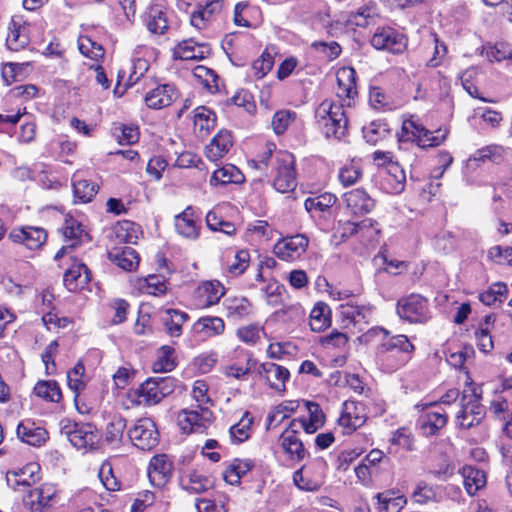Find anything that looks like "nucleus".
<instances>
[{"label": "nucleus", "instance_id": "f257e3e1", "mask_svg": "<svg viewBox=\"0 0 512 512\" xmlns=\"http://www.w3.org/2000/svg\"><path fill=\"white\" fill-rule=\"evenodd\" d=\"M381 332L386 339L377 348V357L383 368L394 372L405 366L412 358L415 346L406 335L399 334L389 337L390 332L382 327H375L369 333Z\"/></svg>", "mask_w": 512, "mask_h": 512}, {"label": "nucleus", "instance_id": "f03ea898", "mask_svg": "<svg viewBox=\"0 0 512 512\" xmlns=\"http://www.w3.org/2000/svg\"><path fill=\"white\" fill-rule=\"evenodd\" d=\"M318 128L327 139L340 140L345 137L348 129V118L344 104L333 99L323 100L315 110Z\"/></svg>", "mask_w": 512, "mask_h": 512}, {"label": "nucleus", "instance_id": "7ed1b4c3", "mask_svg": "<svg viewBox=\"0 0 512 512\" xmlns=\"http://www.w3.org/2000/svg\"><path fill=\"white\" fill-rule=\"evenodd\" d=\"M273 187L280 193H288L297 187L296 160L292 153L279 150L275 152L273 164Z\"/></svg>", "mask_w": 512, "mask_h": 512}, {"label": "nucleus", "instance_id": "20e7f679", "mask_svg": "<svg viewBox=\"0 0 512 512\" xmlns=\"http://www.w3.org/2000/svg\"><path fill=\"white\" fill-rule=\"evenodd\" d=\"M402 132L406 140L416 142L423 148L441 145L449 134V130L446 128H439L432 132L426 129L419 120L414 117L403 121Z\"/></svg>", "mask_w": 512, "mask_h": 512}, {"label": "nucleus", "instance_id": "39448f33", "mask_svg": "<svg viewBox=\"0 0 512 512\" xmlns=\"http://www.w3.org/2000/svg\"><path fill=\"white\" fill-rule=\"evenodd\" d=\"M213 412L208 407L181 409L176 416L178 427L185 434L203 433L212 424Z\"/></svg>", "mask_w": 512, "mask_h": 512}, {"label": "nucleus", "instance_id": "423d86ee", "mask_svg": "<svg viewBox=\"0 0 512 512\" xmlns=\"http://www.w3.org/2000/svg\"><path fill=\"white\" fill-rule=\"evenodd\" d=\"M173 390V379L170 377H153L147 379L135 391L136 403L151 406L158 404Z\"/></svg>", "mask_w": 512, "mask_h": 512}, {"label": "nucleus", "instance_id": "0eeeda50", "mask_svg": "<svg viewBox=\"0 0 512 512\" xmlns=\"http://www.w3.org/2000/svg\"><path fill=\"white\" fill-rule=\"evenodd\" d=\"M326 462L315 459L294 472V484L303 491H317L324 483Z\"/></svg>", "mask_w": 512, "mask_h": 512}, {"label": "nucleus", "instance_id": "6e6552de", "mask_svg": "<svg viewBox=\"0 0 512 512\" xmlns=\"http://www.w3.org/2000/svg\"><path fill=\"white\" fill-rule=\"evenodd\" d=\"M397 314L410 323H425L431 318L428 301L419 294L401 298L397 303Z\"/></svg>", "mask_w": 512, "mask_h": 512}, {"label": "nucleus", "instance_id": "1a4fd4ad", "mask_svg": "<svg viewBox=\"0 0 512 512\" xmlns=\"http://www.w3.org/2000/svg\"><path fill=\"white\" fill-rule=\"evenodd\" d=\"M128 436L135 447L144 451L155 448L160 438L155 422L148 417L138 419L128 430Z\"/></svg>", "mask_w": 512, "mask_h": 512}, {"label": "nucleus", "instance_id": "9d476101", "mask_svg": "<svg viewBox=\"0 0 512 512\" xmlns=\"http://www.w3.org/2000/svg\"><path fill=\"white\" fill-rule=\"evenodd\" d=\"M60 231L64 237L65 245L56 253L55 259L69 254L78 245L88 243L91 240L81 222L70 215L65 217Z\"/></svg>", "mask_w": 512, "mask_h": 512}, {"label": "nucleus", "instance_id": "9b49d317", "mask_svg": "<svg viewBox=\"0 0 512 512\" xmlns=\"http://www.w3.org/2000/svg\"><path fill=\"white\" fill-rule=\"evenodd\" d=\"M370 43L377 50H386L393 54H400L407 47L406 37L388 26L378 27Z\"/></svg>", "mask_w": 512, "mask_h": 512}, {"label": "nucleus", "instance_id": "f8f14e48", "mask_svg": "<svg viewBox=\"0 0 512 512\" xmlns=\"http://www.w3.org/2000/svg\"><path fill=\"white\" fill-rule=\"evenodd\" d=\"M70 443L77 449H92L98 441V431L91 424L68 423L62 427Z\"/></svg>", "mask_w": 512, "mask_h": 512}, {"label": "nucleus", "instance_id": "ddd939ff", "mask_svg": "<svg viewBox=\"0 0 512 512\" xmlns=\"http://www.w3.org/2000/svg\"><path fill=\"white\" fill-rule=\"evenodd\" d=\"M460 405L461 409L456 416L459 427L469 429L478 425L484 418V407L481 405L475 391H472L470 395L464 393Z\"/></svg>", "mask_w": 512, "mask_h": 512}, {"label": "nucleus", "instance_id": "4468645a", "mask_svg": "<svg viewBox=\"0 0 512 512\" xmlns=\"http://www.w3.org/2000/svg\"><path fill=\"white\" fill-rule=\"evenodd\" d=\"M309 239L304 234L287 236L274 245L273 252L283 261L293 262L300 259L306 252Z\"/></svg>", "mask_w": 512, "mask_h": 512}, {"label": "nucleus", "instance_id": "2eb2a0df", "mask_svg": "<svg viewBox=\"0 0 512 512\" xmlns=\"http://www.w3.org/2000/svg\"><path fill=\"white\" fill-rule=\"evenodd\" d=\"M367 420L366 404L354 400H347L342 405L338 424L343 433L350 434L365 424Z\"/></svg>", "mask_w": 512, "mask_h": 512}, {"label": "nucleus", "instance_id": "dca6fc26", "mask_svg": "<svg viewBox=\"0 0 512 512\" xmlns=\"http://www.w3.org/2000/svg\"><path fill=\"white\" fill-rule=\"evenodd\" d=\"M56 496L57 489L55 485L44 483L29 490L23 497V503L32 512H44L45 509L54 504Z\"/></svg>", "mask_w": 512, "mask_h": 512}, {"label": "nucleus", "instance_id": "f3484780", "mask_svg": "<svg viewBox=\"0 0 512 512\" xmlns=\"http://www.w3.org/2000/svg\"><path fill=\"white\" fill-rule=\"evenodd\" d=\"M447 421V413L435 403H430L419 416L417 425L424 436L430 437L437 435L446 426Z\"/></svg>", "mask_w": 512, "mask_h": 512}, {"label": "nucleus", "instance_id": "a211bd4d", "mask_svg": "<svg viewBox=\"0 0 512 512\" xmlns=\"http://www.w3.org/2000/svg\"><path fill=\"white\" fill-rule=\"evenodd\" d=\"M298 432L297 428L289 424L278 439V444L283 453L289 460L294 462H300L307 456V450L302 440L298 437Z\"/></svg>", "mask_w": 512, "mask_h": 512}, {"label": "nucleus", "instance_id": "6ab92c4d", "mask_svg": "<svg viewBox=\"0 0 512 512\" xmlns=\"http://www.w3.org/2000/svg\"><path fill=\"white\" fill-rule=\"evenodd\" d=\"M225 295V287L218 280L204 281L194 293V304L199 309L209 308L219 303Z\"/></svg>", "mask_w": 512, "mask_h": 512}, {"label": "nucleus", "instance_id": "aec40b11", "mask_svg": "<svg viewBox=\"0 0 512 512\" xmlns=\"http://www.w3.org/2000/svg\"><path fill=\"white\" fill-rule=\"evenodd\" d=\"M40 470V465L35 462L27 463L21 468L9 470L6 473L7 484L14 490H21L31 486L40 479Z\"/></svg>", "mask_w": 512, "mask_h": 512}, {"label": "nucleus", "instance_id": "412c9836", "mask_svg": "<svg viewBox=\"0 0 512 512\" xmlns=\"http://www.w3.org/2000/svg\"><path fill=\"white\" fill-rule=\"evenodd\" d=\"M339 312L342 319L349 323L368 324L372 320L374 307L370 303L350 299L339 306Z\"/></svg>", "mask_w": 512, "mask_h": 512}, {"label": "nucleus", "instance_id": "4be33fe9", "mask_svg": "<svg viewBox=\"0 0 512 512\" xmlns=\"http://www.w3.org/2000/svg\"><path fill=\"white\" fill-rule=\"evenodd\" d=\"M30 25L22 16H13L8 25L6 46L11 51H19L30 42Z\"/></svg>", "mask_w": 512, "mask_h": 512}, {"label": "nucleus", "instance_id": "5701e85b", "mask_svg": "<svg viewBox=\"0 0 512 512\" xmlns=\"http://www.w3.org/2000/svg\"><path fill=\"white\" fill-rule=\"evenodd\" d=\"M173 463L165 454H158L151 458L148 466L150 483L158 488L164 487L171 479Z\"/></svg>", "mask_w": 512, "mask_h": 512}, {"label": "nucleus", "instance_id": "b1692460", "mask_svg": "<svg viewBox=\"0 0 512 512\" xmlns=\"http://www.w3.org/2000/svg\"><path fill=\"white\" fill-rule=\"evenodd\" d=\"M9 238L14 243L23 244L30 250H37L45 244L47 232L41 227L25 226L13 229Z\"/></svg>", "mask_w": 512, "mask_h": 512}, {"label": "nucleus", "instance_id": "393cba45", "mask_svg": "<svg viewBox=\"0 0 512 512\" xmlns=\"http://www.w3.org/2000/svg\"><path fill=\"white\" fill-rule=\"evenodd\" d=\"M211 47L208 43L198 42L193 38L179 42L173 49L174 59L179 60H202L209 57Z\"/></svg>", "mask_w": 512, "mask_h": 512}, {"label": "nucleus", "instance_id": "a878e982", "mask_svg": "<svg viewBox=\"0 0 512 512\" xmlns=\"http://www.w3.org/2000/svg\"><path fill=\"white\" fill-rule=\"evenodd\" d=\"M406 174L399 164H390L381 172V188L389 194H399L405 188Z\"/></svg>", "mask_w": 512, "mask_h": 512}, {"label": "nucleus", "instance_id": "bb28decb", "mask_svg": "<svg viewBox=\"0 0 512 512\" xmlns=\"http://www.w3.org/2000/svg\"><path fill=\"white\" fill-rule=\"evenodd\" d=\"M90 280L89 269L84 263L77 260H74L63 277V283L70 292H77L84 289Z\"/></svg>", "mask_w": 512, "mask_h": 512}, {"label": "nucleus", "instance_id": "cd10ccee", "mask_svg": "<svg viewBox=\"0 0 512 512\" xmlns=\"http://www.w3.org/2000/svg\"><path fill=\"white\" fill-rule=\"evenodd\" d=\"M309 417H300L291 420L290 424L298 430H304L307 434H313L324 425V414L317 403L305 402L304 403Z\"/></svg>", "mask_w": 512, "mask_h": 512}, {"label": "nucleus", "instance_id": "c85d7f7f", "mask_svg": "<svg viewBox=\"0 0 512 512\" xmlns=\"http://www.w3.org/2000/svg\"><path fill=\"white\" fill-rule=\"evenodd\" d=\"M18 438L31 446H41L48 440L45 428L30 419L22 420L17 426Z\"/></svg>", "mask_w": 512, "mask_h": 512}, {"label": "nucleus", "instance_id": "c756f323", "mask_svg": "<svg viewBox=\"0 0 512 512\" xmlns=\"http://www.w3.org/2000/svg\"><path fill=\"white\" fill-rule=\"evenodd\" d=\"M144 23L151 33L164 34L169 27L167 8L161 3L152 4L145 13Z\"/></svg>", "mask_w": 512, "mask_h": 512}, {"label": "nucleus", "instance_id": "7c9ffc66", "mask_svg": "<svg viewBox=\"0 0 512 512\" xmlns=\"http://www.w3.org/2000/svg\"><path fill=\"white\" fill-rule=\"evenodd\" d=\"M177 97L178 93L174 85L163 84L146 94L145 103L151 109H162L171 105Z\"/></svg>", "mask_w": 512, "mask_h": 512}, {"label": "nucleus", "instance_id": "2f4dec72", "mask_svg": "<svg viewBox=\"0 0 512 512\" xmlns=\"http://www.w3.org/2000/svg\"><path fill=\"white\" fill-rule=\"evenodd\" d=\"M176 231L185 238L197 239L199 236V217L192 206H188L182 213L175 216Z\"/></svg>", "mask_w": 512, "mask_h": 512}, {"label": "nucleus", "instance_id": "473e14b6", "mask_svg": "<svg viewBox=\"0 0 512 512\" xmlns=\"http://www.w3.org/2000/svg\"><path fill=\"white\" fill-rule=\"evenodd\" d=\"M347 209L354 215L369 213L375 206L374 200L361 188L353 189L343 195Z\"/></svg>", "mask_w": 512, "mask_h": 512}, {"label": "nucleus", "instance_id": "72a5a7b5", "mask_svg": "<svg viewBox=\"0 0 512 512\" xmlns=\"http://www.w3.org/2000/svg\"><path fill=\"white\" fill-rule=\"evenodd\" d=\"M233 145L232 135L227 130L219 131L205 147V156L212 162L222 159Z\"/></svg>", "mask_w": 512, "mask_h": 512}, {"label": "nucleus", "instance_id": "f704fd0d", "mask_svg": "<svg viewBox=\"0 0 512 512\" xmlns=\"http://www.w3.org/2000/svg\"><path fill=\"white\" fill-rule=\"evenodd\" d=\"M259 374L269 383V386L275 390L283 391L285 384L289 380L290 373L287 368L275 363H262L259 367Z\"/></svg>", "mask_w": 512, "mask_h": 512}, {"label": "nucleus", "instance_id": "c9c22d12", "mask_svg": "<svg viewBox=\"0 0 512 512\" xmlns=\"http://www.w3.org/2000/svg\"><path fill=\"white\" fill-rule=\"evenodd\" d=\"M192 330L203 339L213 338L224 333L225 322L217 316H204L193 324Z\"/></svg>", "mask_w": 512, "mask_h": 512}, {"label": "nucleus", "instance_id": "e433bc0d", "mask_svg": "<svg viewBox=\"0 0 512 512\" xmlns=\"http://www.w3.org/2000/svg\"><path fill=\"white\" fill-rule=\"evenodd\" d=\"M179 484L182 489L190 493L205 492L213 485L209 477L192 469L182 473L179 479Z\"/></svg>", "mask_w": 512, "mask_h": 512}, {"label": "nucleus", "instance_id": "4c0bfd02", "mask_svg": "<svg viewBox=\"0 0 512 512\" xmlns=\"http://www.w3.org/2000/svg\"><path fill=\"white\" fill-rule=\"evenodd\" d=\"M189 316L186 312L177 309H167L161 314V322L164 330L171 338H178L182 335V327Z\"/></svg>", "mask_w": 512, "mask_h": 512}, {"label": "nucleus", "instance_id": "58836bf2", "mask_svg": "<svg viewBox=\"0 0 512 512\" xmlns=\"http://www.w3.org/2000/svg\"><path fill=\"white\" fill-rule=\"evenodd\" d=\"M379 8L374 1H369L349 14L347 23L359 27L374 24L379 18Z\"/></svg>", "mask_w": 512, "mask_h": 512}, {"label": "nucleus", "instance_id": "ea45409f", "mask_svg": "<svg viewBox=\"0 0 512 512\" xmlns=\"http://www.w3.org/2000/svg\"><path fill=\"white\" fill-rule=\"evenodd\" d=\"M250 254L248 250L227 251L224 256L223 265L228 274L239 276L243 274L249 266Z\"/></svg>", "mask_w": 512, "mask_h": 512}, {"label": "nucleus", "instance_id": "a19ab883", "mask_svg": "<svg viewBox=\"0 0 512 512\" xmlns=\"http://www.w3.org/2000/svg\"><path fill=\"white\" fill-rule=\"evenodd\" d=\"M336 95L340 99H352L357 94L355 83V70L350 67H343L337 71Z\"/></svg>", "mask_w": 512, "mask_h": 512}, {"label": "nucleus", "instance_id": "79ce46f5", "mask_svg": "<svg viewBox=\"0 0 512 512\" xmlns=\"http://www.w3.org/2000/svg\"><path fill=\"white\" fill-rule=\"evenodd\" d=\"M243 181V173L235 165L226 164L213 172L209 182L211 186L217 187L228 184H240Z\"/></svg>", "mask_w": 512, "mask_h": 512}, {"label": "nucleus", "instance_id": "37998d69", "mask_svg": "<svg viewBox=\"0 0 512 512\" xmlns=\"http://www.w3.org/2000/svg\"><path fill=\"white\" fill-rule=\"evenodd\" d=\"M461 475L463 477L464 487L470 496L475 495L486 486V474L481 469L466 465L461 469Z\"/></svg>", "mask_w": 512, "mask_h": 512}, {"label": "nucleus", "instance_id": "c03bdc74", "mask_svg": "<svg viewBox=\"0 0 512 512\" xmlns=\"http://www.w3.org/2000/svg\"><path fill=\"white\" fill-rule=\"evenodd\" d=\"M254 418L246 411L242 417L229 429V438L232 444H242L247 441L253 432Z\"/></svg>", "mask_w": 512, "mask_h": 512}, {"label": "nucleus", "instance_id": "a18cd8bd", "mask_svg": "<svg viewBox=\"0 0 512 512\" xmlns=\"http://www.w3.org/2000/svg\"><path fill=\"white\" fill-rule=\"evenodd\" d=\"M109 259L124 271H133L139 264V257L131 247L115 248L108 253Z\"/></svg>", "mask_w": 512, "mask_h": 512}, {"label": "nucleus", "instance_id": "49530a36", "mask_svg": "<svg viewBox=\"0 0 512 512\" xmlns=\"http://www.w3.org/2000/svg\"><path fill=\"white\" fill-rule=\"evenodd\" d=\"M194 130L200 136L204 137L215 127L216 115L205 106H199L193 111Z\"/></svg>", "mask_w": 512, "mask_h": 512}, {"label": "nucleus", "instance_id": "de8ad7c7", "mask_svg": "<svg viewBox=\"0 0 512 512\" xmlns=\"http://www.w3.org/2000/svg\"><path fill=\"white\" fill-rule=\"evenodd\" d=\"M73 193L75 199L82 203L90 202L98 192V185L87 179H83L80 172H76L72 178Z\"/></svg>", "mask_w": 512, "mask_h": 512}, {"label": "nucleus", "instance_id": "09e8293b", "mask_svg": "<svg viewBox=\"0 0 512 512\" xmlns=\"http://www.w3.org/2000/svg\"><path fill=\"white\" fill-rule=\"evenodd\" d=\"M222 0H211L191 15L190 22L197 29H203L207 23L222 10Z\"/></svg>", "mask_w": 512, "mask_h": 512}, {"label": "nucleus", "instance_id": "8fccbe9b", "mask_svg": "<svg viewBox=\"0 0 512 512\" xmlns=\"http://www.w3.org/2000/svg\"><path fill=\"white\" fill-rule=\"evenodd\" d=\"M500 190L507 200H503L501 194L495 193L492 198L493 210L498 218L512 221V185H503Z\"/></svg>", "mask_w": 512, "mask_h": 512}, {"label": "nucleus", "instance_id": "3c124183", "mask_svg": "<svg viewBox=\"0 0 512 512\" xmlns=\"http://www.w3.org/2000/svg\"><path fill=\"white\" fill-rule=\"evenodd\" d=\"M226 315L228 318L240 320L247 317L252 310V305L244 297H228L224 303Z\"/></svg>", "mask_w": 512, "mask_h": 512}, {"label": "nucleus", "instance_id": "603ef678", "mask_svg": "<svg viewBox=\"0 0 512 512\" xmlns=\"http://www.w3.org/2000/svg\"><path fill=\"white\" fill-rule=\"evenodd\" d=\"M331 324V311L328 305L317 303L310 312L309 325L312 331L322 332Z\"/></svg>", "mask_w": 512, "mask_h": 512}, {"label": "nucleus", "instance_id": "864d4df0", "mask_svg": "<svg viewBox=\"0 0 512 512\" xmlns=\"http://www.w3.org/2000/svg\"><path fill=\"white\" fill-rule=\"evenodd\" d=\"M253 466V461L249 459H234L224 471V480L231 485L239 484L241 478L246 475Z\"/></svg>", "mask_w": 512, "mask_h": 512}, {"label": "nucleus", "instance_id": "5fc2aeb1", "mask_svg": "<svg viewBox=\"0 0 512 512\" xmlns=\"http://www.w3.org/2000/svg\"><path fill=\"white\" fill-rule=\"evenodd\" d=\"M508 296V287L504 282H496L481 292L479 300L486 306L503 303Z\"/></svg>", "mask_w": 512, "mask_h": 512}, {"label": "nucleus", "instance_id": "6e6d98bb", "mask_svg": "<svg viewBox=\"0 0 512 512\" xmlns=\"http://www.w3.org/2000/svg\"><path fill=\"white\" fill-rule=\"evenodd\" d=\"M149 63L142 58H136L132 61L129 67V73L125 70H120L118 73V82H120L127 75L126 86L135 85L148 71Z\"/></svg>", "mask_w": 512, "mask_h": 512}, {"label": "nucleus", "instance_id": "4d7b16f0", "mask_svg": "<svg viewBox=\"0 0 512 512\" xmlns=\"http://www.w3.org/2000/svg\"><path fill=\"white\" fill-rule=\"evenodd\" d=\"M174 348L164 345L158 349L157 358L153 363V370L157 373L170 372L176 367Z\"/></svg>", "mask_w": 512, "mask_h": 512}, {"label": "nucleus", "instance_id": "13d9d810", "mask_svg": "<svg viewBox=\"0 0 512 512\" xmlns=\"http://www.w3.org/2000/svg\"><path fill=\"white\" fill-rule=\"evenodd\" d=\"M375 497L378 500V512H399L406 504L403 496H394L391 491L378 493Z\"/></svg>", "mask_w": 512, "mask_h": 512}, {"label": "nucleus", "instance_id": "bf43d9fd", "mask_svg": "<svg viewBox=\"0 0 512 512\" xmlns=\"http://www.w3.org/2000/svg\"><path fill=\"white\" fill-rule=\"evenodd\" d=\"M34 393L49 402H59L62 394L57 382L52 380L38 381L34 387Z\"/></svg>", "mask_w": 512, "mask_h": 512}, {"label": "nucleus", "instance_id": "052dcab7", "mask_svg": "<svg viewBox=\"0 0 512 512\" xmlns=\"http://www.w3.org/2000/svg\"><path fill=\"white\" fill-rule=\"evenodd\" d=\"M337 201V198L332 193H323L318 196L309 197L305 200L304 206L309 213L325 212L329 210Z\"/></svg>", "mask_w": 512, "mask_h": 512}, {"label": "nucleus", "instance_id": "680f3d73", "mask_svg": "<svg viewBox=\"0 0 512 512\" xmlns=\"http://www.w3.org/2000/svg\"><path fill=\"white\" fill-rule=\"evenodd\" d=\"M78 49L80 53L94 61H98L104 56V48L102 45L92 40L88 35H80L78 38Z\"/></svg>", "mask_w": 512, "mask_h": 512}, {"label": "nucleus", "instance_id": "e2e57ef3", "mask_svg": "<svg viewBox=\"0 0 512 512\" xmlns=\"http://www.w3.org/2000/svg\"><path fill=\"white\" fill-rule=\"evenodd\" d=\"M362 177V167L359 162L351 161L340 168L338 179L344 187L356 184Z\"/></svg>", "mask_w": 512, "mask_h": 512}, {"label": "nucleus", "instance_id": "0e129e2a", "mask_svg": "<svg viewBox=\"0 0 512 512\" xmlns=\"http://www.w3.org/2000/svg\"><path fill=\"white\" fill-rule=\"evenodd\" d=\"M503 148L496 144H491L478 149L469 158V162L485 163V162H498L503 157Z\"/></svg>", "mask_w": 512, "mask_h": 512}, {"label": "nucleus", "instance_id": "69168bd1", "mask_svg": "<svg viewBox=\"0 0 512 512\" xmlns=\"http://www.w3.org/2000/svg\"><path fill=\"white\" fill-rule=\"evenodd\" d=\"M193 75L197 78L205 88L210 92L218 91V76L214 70L206 66H196L193 70Z\"/></svg>", "mask_w": 512, "mask_h": 512}, {"label": "nucleus", "instance_id": "338daca9", "mask_svg": "<svg viewBox=\"0 0 512 512\" xmlns=\"http://www.w3.org/2000/svg\"><path fill=\"white\" fill-rule=\"evenodd\" d=\"M483 53L490 62L512 60V48L505 43L486 45L483 47Z\"/></svg>", "mask_w": 512, "mask_h": 512}, {"label": "nucleus", "instance_id": "774afa93", "mask_svg": "<svg viewBox=\"0 0 512 512\" xmlns=\"http://www.w3.org/2000/svg\"><path fill=\"white\" fill-rule=\"evenodd\" d=\"M140 288L144 293L159 296L167 291V283L161 275H149L140 284Z\"/></svg>", "mask_w": 512, "mask_h": 512}]
</instances>
